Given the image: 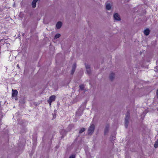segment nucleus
Instances as JSON below:
<instances>
[{"label": "nucleus", "instance_id": "nucleus-1", "mask_svg": "<svg viewBox=\"0 0 158 158\" xmlns=\"http://www.w3.org/2000/svg\"><path fill=\"white\" fill-rule=\"evenodd\" d=\"M130 117V113L129 111H127L126 114V117L125 118V126L126 128H127L129 123V120Z\"/></svg>", "mask_w": 158, "mask_h": 158}, {"label": "nucleus", "instance_id": "nucleus-2", "mask_svg": "<svg viewBox=\"0 0 158 158\" xmlns=\"http://www.w3.org/2000/svg\"><path fill=\"white\" fill-rule=\"evenodd\" d=\"M95 129V126L94 124L90 125L88 129V134L89 135L92 134L94 132Z\"/></svg>", "mask_w": 158, "mask_h": 158}, {"label": "nucleus", "instance_id": "nucleus-3", "mask_svg": "<svg viewBox=\"0 0 158 158\" xmlns=\"http://www.w3.org/2000/svg\"><path fill=\"white\" fill-rule=\"evenodd\" d=\"M55 99L56 96L54 95H53L49 97V99L48 100L47 102L50 105H51L52 103V102L53 101H55Z\"/></svg>", "mask_w": 158, "mask_h": 158}, {"label": "nucleus", "instance_id": "nucleus-4", "mask_svg": "<svg viewBox=\"0 0 158 158\" xmlns=\"http://www.w3.org/2000/svg\"><path fill=\"white\" fill-rule=\"evenodd\" d=\"M12 97H15V100H17V96L18 94V92L17 90L16 89H12Z\"/></svg>", "mask_w": 158, "mask_h": 158}, {"label": "nucleus", "instance_id": "nucleus-5", "mask_svg": "<svg viewBox=\"0 0 158 158\" xmlns=\"http://www.w3.org/2000/svg\"><path fill=\"white\" fill-rule=\"evenodd\" d=\"M114 17L115 19L119 21L121 20V18L118 13H115L114 15Z\"/></svg>", "mask_w": 158, "mask_h": 158}, {"label": "nucleus", "instance_id": "nucleus-6", "mask_svg": "<svg viewBox=\"0 0 158 158\" xmlns=\"http://www.w3.org/2000/svg\"><path fill=\"white\" fill-rule=\"evenodd\" d=\"M85 67L86 69L87 72L88 74L90 73V67L89 65L85 64Z\"/></svg>", "mask_w": 158, "mask_h": 158}, {"label": "nucleus", "instance_id": "nucleus-7", "mask_svg": "<svg viewBox=\"0 0 158 158\" xmlns=\"http://www.w3.org/2000/svg\"><path fill=\"white\" fill-rule=\"evenodd\" d=\"M38 0H33L32 2L31 5L33 8H34L36 6V3Z\"/></svg>", "mask_w": 158, "mask_h": 158}, {"label": "nucleus", "instance_id": "nucleus-8", "mask_svg": "<svg viewBox=\"0 0 158 158\" xmlns=\"http://www.w3.org/2000/svg\"><path fill=\"white\" fill-rule=\"evenodd\" d=\"M62 23L61 22H58L56 24V27L57 29L60 28L62 26Z\"/></svg>", "mask_w": 158, "mask_h": 158}, {"label": "nucleus", "instance_id": "nucleus-9", "mask_svg": "<svg viewBox=\"0 0 158 158\" xmlns=\"http://www.w3.org/2000/svg\"><path fill=\"white\" fill-rule=\"evenodd\" d=\"M150 33V30L148 28H147L145 29L144 31V34L146 35H148Z\"/></svg>", "mask_w": 158, "mask_h": 158}, {"label": "nucleus", "instance_id": "nucleus-10", "mask_svg": "<svg viewBox=\"0 0 158 158\" xmlns=\"http://www.w3.org/2000/svg\"><path fill=\"white\" fill-rule=\"evenodd\" d=\"M114 73H111L110 74V77H109L110 80L111 81H112L113 80L114 78Z\"/></svg>", "mask_w": 158, "mask_h": 158}, {"label": "nucleus", "instance_id": "nucleus-11", "mask_svg": "<svg viewBox=\"0 0 158 158\" xmlns=\"http://www.w3.org/2000/svg\"><path fill=\"white\" fill-rule=\"evenodd\" d=\"M109 127V126L108 125L106 126L104 131V133L105 134H106L108 132Z\"/></svg>", "mask_w": 158, "mask_h": 158}, {"label": "nucleus", "instance_id": "nucleus-12", "mask_svg": "<svg viewBox=\"0 0 158 158\" xmlns=\"http://www.w3.org/2000/svg\"><path fill=\"white\" fill-rule=\"evenodd\" d=\"M111 7L110 4L108 3L106 5V8L107 10H110L111 9Z\"/></svg>", "mask_w": 158, "mask_h": 158}, {"label": "nucleus", "instance_id": "nucleus-13", "mask_svg": "<svg viewBox=\"0 0 158 158\" xmlns=\"http://www.w3.org/2000/svg\"><path fill=\"white\" fill-rule=\"evenodd\" d=\"M85 131V129L84 128H82L80 129L79 131V133L80 134L81 133Z\"/></svg>", "mask_w": 158, "mask_h": 158}, {"label": "nucleus", "instance_id": "nucleus-14", "mask_svg": "<svg viewBox=\"0 0 158 158\" xmlns=\"http://www.w3.org/2000/svg\"><path fill=\"white\" fill-rule=\"evenodd\" d=\"M154 146L155 148H157L158 147V139H157L155 142Z\"/></svg>", "mask_w": 158, "mask_h": 158}, {"label": "nucleus", "instance_id": "nucleus-15", "mask_svg": "<svg viewBox=\"0 0 158 158\" xmlns=\"http://www.w3.org/2000/svg\"><path fill=\"white\" fill-rule=\"evenodd\" d=\"M80 89L81 90H83L85 88L84 86L83 85H79Z\"/></svg>", "mask_w": 158, "mask_h": 158}, {"label": "nucleus", "instance_id": "nucleus-16", "mask_svg": "<svg viewBox=\"0 0 158 158\" xmlns=\"http://www.w3.org/2000/svg\"><path fill=\"white\" fill-rule=\"evenodd\" d=\"M60 34H56L55 36V38L57 39L60 37Z\"/></svg>", "mask_w": 158, "mask_h": 158}, {"label": "nucleus", "instance_id": "nucleus-17", "mask_svg": "<svg viewBox=\"0 0 158 158\" xmlns=\"http://www.w3.org/2000/svg\"><path fill=\"white\" fill-rule=\"evenodd\" d=\"M110 139L111 141H114L115 139V137L114 136H111L110 138Z\"/></svg>", "mask_w": 158, "mask_h": 158}, {"label": "nucleus", "instance_id": "nucleus-18", "mask_svg": "<svg viewBox=\"0 0 158 158\" xmlns=\"http://www.w3.org/2000/svg\"><path fill=\"white\" fill-rule=\"evenodd\" d=\"M76 67V64H73V65L72 67V69H73L74 70H75Z\"/></svg>", "mask_w": 158, "mask_h": 158}, {"label": "nucleus", "instance_id": "nucleus-19", "mask_svg": "<svg viewBox=\"0 0 158 158\" xmlns=\"http://www.w3.org/2000/svg\"><path fill=\"white\" fill-rule=\"evenodd\" d=\"M75 71V70H74L73 69H72V70L71 71V75H73V74L74 73Z\"/></svg>", "mask_w": 158, "mask_h": 158}, {"label": "nucleus", "instance_id": "nucleus-20", "mask_svg": "<svg viewBox=\"0 0 158 158\" xmlns=\"http://www.w3.org/2000/svg\"><path fill=\"white\" fill-rule=\"evenodd\" d=\"M75 155H72V156H70L69 158H75Z\"/></svg>", "mask_w": 158, "mask_h": 158}, {"label": "nucleus", "instance_id": "nucleus-21", "mask_svg": "<svg viewBox=\"0 0 158 158\" xmlns=\"http://www.w3.org/2000/svg\"><path fill=\"white\" fill-rule=\"evenodd\" d=\"M156 97L157 98H158V89H157V90H156Z\"/></svg>", "mask_w": 158, "mask_h": 158}, {"label": "nucleus", "instance_id": "nucleus-22", "mask_svg": "<svg viewBox=\"0 0 158 158\" xmlns=\"http://www.w3.org/2000/svg\"><path fill=\"white\" fill-rule=\"evenodd\" d=\"M17 66L18 67V68H19V65L18 64L17 65Z\"/></svg>", "mask_w": 158, "mask_h": 158}]
</instances>
